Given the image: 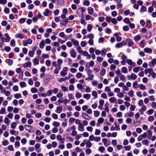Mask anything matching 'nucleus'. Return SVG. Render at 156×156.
<instances>
[{
  "label": "nucleus",
  "instance_id": "1",
  "mask_svg": "<svg viewBox=\"0 0 156 156\" xmlns=\"http://www.w3.org/2000/svg\"><path fill=\"white\" fill-rule=\"evenodd\" d=\"M51 76L50 75H47L45 76L44 79V84L45 85L48 84L51 79Z\"/></svg>",
  "mask_w": 156,
  "mask_h": 156
},
{
  "label": "nucleus",
  "instance_id": "2",
  "mask_svg": "<svg viewBox=\"0 0 156 156\" xmlns=\"http://www.w3.org/2000/svg\"><path fill=\"white\" fill-rule=\"evenodd\" d=\"M86 10V9L84 7H82L79 8L77 11V13L79 16L80 15H83V12Z\"/></svg>",
  "mask_w": 156,
  "mask_h": 156
},
{
  "label": "nucleus",
  "instance_id": "3",
  "mask_svg": "<svg viewBox=\"0 0 156 156\" xmlns=\"http://www.w3.org/2000/svg\"><path fill=\"white\" fill-rule=\"evenodd\" d=\"M67 67H65L62 69V70L60 73V74L62 76H64L67 74Z\"/></svg>",
  "mask_w": 156,
  "mask_h": 156
},
{
  "label": "nucleus",
  "instance_id": "4",
  "mask_svg": "<svg viewBox=\"0 0 156 156\" xmlns=\"http://www.w3.org/2000/svg\"><path fill=\"white\" fill-rule=\"evenodd\" d=\"M82 117L83 119L86 120H89L91 119L90 116L87 114L85 113H82Z\"/></svg>",
  "mask_w": 156,
  "mask_h": 156
},
{
  "label": "nucleus",
  "instance_id": "5",
  "mask_svg": "<svg viewBox=\"0 0 156 156\" xmlns=\"http://www.w3.org/2000/svg\"><path fill=\"white\" fill-rule=\"evenodd\" d=\"M126 62L128 65L133 67L135 66H136V63L134 62H133L131 59H128L126 60Z\"/></svg>",
  "mask_w": 156,
  "mask_h": 156
},
{
  "label": "nucleus",
  "instance_id": "6",
  "mask_svg": "<svg viewBox=\"0 0 156 156\" xmlns=\"http://www.w3.org/2000/svg\"><path fill=\"white\" fill-rule=\"evenodd\" d=\"M126 43H127V45L129 47L133 46L134 44L132 40L129 38H127L126 40Z\"/></svg>",
  "mask_w": 156,
  "mask_h": 156
},
{
  "label": "nucleus",
  "instance_id": "7",
  "mask_svg": "<svg viewBox=\"0 0 156 156\" xmlns=\"http://www.w3.org/2000/svg\"><path fill=\"white\" fill-rule=\"evenodd\" d=\"M104 120V119L103 118H99L98 120V122L97 123L96 126L97 127L99 126L103 122Z\"/></svg>",
  "mask_w": 156,
  "mask_h": 156
},
{
  "label": "nucleus",
  "instance_id": "8",
  "mask_svg": "<svg viewBox=\"0 0 156 156\" xmlns=\"http://www.w3.org/2000/svg\"><path fill=\"white\" fill-rule=\"evenodd\" d=\"M126 45V43L124 41H122V42L120 43H117L116 46L115 47L118 48H120L122 47L123 46H125Z\"/></svg>",
  "mask_w": 156,
  "mask_h": 156
},
{
  "label": "nucleus",
  "instance_id": "9",
  "mask_svg": "<svg viewBox=\"0 0 156 156\" xmlns=\"http://www.w3.org/2000/svg\"><path fill=\"white\" fill-rule=\"evenodd\" d=\"M71 56L73 58H75L76 57V53L75 51L73 49H72L70 52Z\"/></svg>",
  "mask_w": 156,
  "mask_h": 156
},
{
  "label": "nucleus",
  "instance_id": "10",
  "mask_svg": "<svg viewBox=\"0 0 156 156\" xmlns=\"http://www.w3.org/2000/svg\"><path fill=\"white\" fill-rule=\"evenodd\" d=\"M52 13L51 11L48 9H46L45 11L44 12L43 14L45 16H48L49 14Z\"/></svg>",
  "mask_w": 156,
  "mask_h": 156
},
{
  "label": "nucleus",
  "instance_id": "11",
  "mask_svg": "<svg viewBox=\"0 0 156 156\" xmlns=\"http://www.w3.org/2000/svg\"><path fill=\"white\" fill-rule=\"evenodd\" d=\"M109 101L111 103H115L117 104V100L115 97H112L109 99Z\"/></svg>",
  "mask_w": 156,
  "mask_h": 156
},
{
  "label": "nucleus",
  "instance_id": "12",
  "mask_svg": "<svg viewBox=\"0 0 156 156\" xmlns=\"http://www.w3.org/2000/svg\"><path fill=\"white\" fill-rule=\"evenodd\" d=\"M62 107L61 106H58L57 107L55 112L57 113H60L62 112Z\"/></svg>",
  "mask_w": 156,
  "mask_h": 156
},
{
  "label": "nucleus",
  "instance_id": "13",
  "mask_svg": "<svg viewBox=\"0 0 156 156\" xmlns=\"http://www.w3.org/2000/svg\"><path fill=\"white\" fill-rule=\"evenodd\" d=\"M87 11L89 14L92 15L94 13V9L92 8L89 7L88 8Z\"/></svg>",
  "mask_w": 156,
  "mask_h": 156
},
{
  "label": "nucleus",
  "instance_id": "14",
  "mask_svg": "<svg viewBox=\"0 0 156 156\" xmlns=\"http://www.w3.org/2000/svg\"><path fill=\"white\" fill-rule=\"evenodd\" d=\"M68 19L67 18L66 19L64 20L60 21V23L62 26H65L66 23L68 22Z\"/></svg>",
  "mask_w": 156,
  "mask_h": 156
},
{
  "label": "nucleus",
  "instance_id": "15",
  "mask_svg": "<svg viewBox=\"0 0 156 156\" xmlns=\"http://www.w3.org/2000/svg\"><path fill=\"white\" fill-rule=\"evenodd\" d=\"M93 27V26L92 24H88L87 25V31L89 32H90Z\"/></svg>",
  "mask_w": 156,
  "mask_h": 156
},
{
  "label": "nucleus",
  "instance_id": "16",
  "mask_svg": "<svg viewBox=\"0 0 156 156\" xmlns=\"http://www.w3.org/2000/svg\"><path fill=\"white\" fill-rule=\"evenodd\" d=\"M78 129L79 131H83L84 130V126L82 123L78 125Z\"/></svg>",
  "mask_w": 156,
  "mask_h": 156
},
{
  "label": "nucleus",
  "instance_id": "17",
  "mask_svg": "<svg viewBox=\"0 0 156 156\" xmlns=\"http://www.w3.org/2000/svg\"><path fill=\"white\" fill-rule=\"evenodd\" d=\"M71 41L74 45L77 46H79V42L73 39H72Z\"/></svg>",
  "mask_w": 156,
  "mask_h": 156
},
{
  "label": "nucleus",
  "instance_id": "18",
  "mask_svg": "<svg viewBox=\"0 0 156 156\" xmlns=\"http://www.w3.org/2000/svg\"><path fill=\"white\" fill-rule=\"evenodd\" d=\"M156 64V59H154L149 63V65L150 66H153L154 65Z\"/></svg>",
  "mask_w": 156,
  "mask_h": 156
},
{
  "label": "nucleus",
  "instance_id": "19",
  "mask_svg": "<svg viewBox=\"0 0 156 156\" xmlns=\"http://www.w3.org/2000/svg\"><path fill=\"white\" fill-rule=\"evenodd\" d=\"M10 133L11 135H14L15 136L18 135L19 133L18 131H15L13 130H11Z\"/></svg>",
  "mask_w": 156,
  "mask_h": 156
},
{
  "label": "nucleus",
  "instance_id": "20",
  "mask_svg": "<svg viewBox=\"0 0 156 156\" xmlns=\"http://www.w3.org/2000/svg\"><path fill=\"white\" fill-rule=\"evenodd\" d=\"M31 63L30 62H26L23 64V67L24 68H26L31 66Z\"/></svg>",
  "mask_w": 156,
  "mask_h": 156
},
{
  "label": "nucleus",
  "instance_id": "21",
  "mask_svg": "<svg viewBox=\"0 0 156 156\" xmlns=\"http://www.w3.org/2000/svg\"><path fill=\"white\" fill-rule=\"evenodd\" d=\"M76 49L77 52L80 54H82V52H83L82 50V48L80 46H77Z\"/></svg>",
  "mask_w": 156,
  "mask_h": 156
},
{
  "label": "nucleus",
  "instance_id": "22",
  "mask_svg": "<svg viewBox=\"0 0 156 156\" xmlns=\"http://www.w3.org/2000/svg\"><path fill=\"white\" fill-rule=\"evenodd\" d=\"M107 50L105 48H103L101 51V53L102 56H105L106 54Z\"/></svg>",
  "mask_w": 156,
  "mask_h": 156
},
{
  "label": "nucleus",
  "instance_id": "23",
  "mask_svg": "<svg viewBox=\"0 0 156 156\" xmlns=\"http://www.w3.org/2000/svg\"><path fill=\"white\" fill-rule=\"evenodd\" d=\"M44 40H42L39 44V47L41 48H43L44 47Z\"/></svg>",
  "mask_w": 156,
  "mask_h": 156
},
{
  "label": "nucleus",
  "instance_id": "24",
  "mask_svg": "<svg viewBox=\"0 0 156 156\" xmlns=\"http://www.w3.org/2000/svg\"><path fill=\"white\" fill-rule=\"evenodd\" d=\"M102 141L104 144V145L105 146L107 147L109 145V144L108 143L107 139H103Z\"/></svg>",
  "mask_w": 156,
  "mask_h": 156
},
{
  "label": "nucleus",
  "instance_id": "25",
  "mask_svg": "<svg viewBox=\"0 0 156 156\" xmlns=\"http://www.w3.org/2000/svg\"><path fill=\"white\" fill-rule=\"evenodd\" d=\"M119 77L120 80L124 82H125L126 81V80L125 78V76L123 74H120V75L119 76Z\"/></svg>",
  "mask_w": 156,
  "mask_h": 156
},
{
  "label": "nucleus",
  "instance_id": "26",
  "mask_svg": "<svg viewBox=\"0 0 156 156\" xmlns=\"http://www.w3.org/2000/svg\"><path fill=\"white\" fill-rule=\"evenodd\" d=\"M15 37L16 38H20L23 39V35L22 34H17L15 35Z\"/></svg>",
  "mask_w": 156,
  "mask_h": 156
},
{
  "label": "nucleus",
  "instance_id": "27",
  "mask_svg": "<svg viewBox=\"0 0 156 156\" xmlns=\"http://www.w3.org/2000/svg\"><path fill=\"white\" fill-rule=\"evenodd\" d=\"M61 69V67L60 66L56 67L54 70V73L55 74H58Z\"/></svg>",
  "mask_w": 156,
  "mask_h": 156
},
{
  "label": "nucleus",
  "instance_id": "28",
  "mask_svg": "<svg viewBox=\"0 0 156 156\" xmlns=\"http://www.w3.org/2000/svg\"><path fill=\"white\" fill-rule=\"evenodd\" d=\"M141 39V37L139 35L136 36L134 38V40L135 41L137 42Z\"/></svg>",
  "mask_w": 156,
  "mask_h": 156
},
{
  "label": "nucleus",
  "instance_id": "29",
  "mask_svg": "<svg viewBox=\"0 0 156 156\" xmlns=\"http://www.w3.org/2000/svg\"><path fill=\"white\" fill-rule=\"evenodd\" d=\"M90 97L91 95L89 94H86L83 95V98L87 100H88Z\"/></svg>",
  "mask_w": 156,
  "mask_h": 156
},
{
  "label": "nucleus",
  "instance_id": "30",
  "mask_svg": "<svg viewBox=\"0 0 156 156\" xmlns=\"http://www.w3.org/2000/svg\"><path fill=\"white\" fill-rule=\"evenodd\" d=\"M92 95L94 97V99H96L98 98V94L96 91H93L92 92Z\"/></svg>",
  "mask_w": 156,
  "mask_h": 156
},
{
  "label": "nucleus",
  "instance_id": "31",
  "mask_svg": "<svg viewBox=\"0 0 156 156\" xmlns=\"http://www.w3.org/2000/svg\"><path fill=\"white\" fill-rule=\"evenodd\" d=\"M122 72L124 73H128L127 68L126 67H123L122 68Z\"/></svg>",
  "mask_w": 156,
  "mask_h": 156
},
{
  "label": "nucleus",
  "instance_id": "32",
  "mask_svg": "<svg viewBox=\"0 0 156 156\" xmlns=\"http://www.w3.org/2000/svg\"><path fill=\"white\" fill-rule=\"evenodd\" d=\"M5 35L6 37V39H5L6 42H9L10 41L11 38L9 37L8 34H5Z\"/></svg>",
  "mask_w": 156,
  "mask_h": 156
},
{
  "label": "nucleus",
  "instance_id": "33",
  "mask_svg": "<svg viewBox=\"0 0 156 156\" xmlns=\"http://www.w3.org/2000/svg\"><path fill=\"white\" fill-rule=\"evenodd\" d=\"M63 62L62 60L60 59H58L57 60V64L58 67H61V66Z\"/></svg>",
  "mask_w": 156,
  "mask_h": 156
},
{
  "label": "nucleus",
  "instance_id": "34",
  "mask_svg": "<svg viewBox=\"0 0 156 156\" xmlns=\"http://www.w3.org/2000/svg\"><path fill=\"white\" fill-rule=\"evenodd\" d=\"M57 139L60 141V143H64L65 141L64 138L62 137H57Z\"/></svg>",
  "mask_w": 156,
  "mask_h": 156
},
{
  "label": "nucleus",
  "instance_id": "35",
  "mask_svg": "<svg viewBox=\"0 0 156 156\" xmlns=\"http://www.w3.org/2000/svg\"><path fill=\"white\" fill-rule=\"evenodd\" d=\"M64 121L62 123V125L64 126H67V119H64Z\"/></svg>",
  "mask_w": 156,
  "mask_h": 156
},
{
  "label": "nucleus",
  "instance_id": "36",
  "mask_svg": "<svg viewBox=\"0 0 156 156\" xmlns=\"http://www.w3.org/2000/svg\"><path fill=\"white\" fill-rule=\"evenodd\" d=\"M5 62L7 63L9 66L12 65L13 63L12 60L11 59H6Z\"/></svg>",
  "mask_w": 156,
  "mask_h": 156
},
{
  "label": "nucleus",
  "instance_id": "37",
  "mask_svg": "<svg viewBox=\"0 0 156 156\" xmlns=\"http://www.w3.org/2000/svg\"><path fill=\"white\" fill-rule=\"evenodd\" d=\"M87 37L90 39H93L94 38V35L93 34L91 33L87 35Z\"/></svg>",
  "mask_w": 156,
  "mask_h": 156
},
{
  "label": "nucleus",
  "instance_id": "38",
  "mask_svg": "<svg viewBox=\"0 0 156 156\" xmlns=\"http://www.w3.org/2000/svg\"><path fill=\"white\" fill-rule=\"evenodd\" d=\"M33 62L34 65H38L39 63V60L35 58L33 61Z\"/></svg>",
  "mask_w": 156,
  "mask_h": 156
},
{
  "label": "nucleus",
  "instance_id": "39",
  "mask_svg": "<svg viewBox=\"0 0 156 156\" xmlns=\"http://www.w3.org/2000/svg\"><path fill=\"white\" fill-rule=\"evenodd\" d=\"M128 95L131 97H133L134 95V91L131 90L128 92Z\"/></svg>",
  "mask_w": 156,
  "mask_h": 156
},
{
  "label": "nucleus",
  "instance_id": "40",
  "mask_svg": "<svg viewBox=\"0 0 156 156\" xmlns=\"http://www.w3.org/2000/svg\"><path fill=\"white\" fill-rule=\"evenodd\" d=\"M139 87L140 89L142 90H144L146 89V87L143 84H139Z\"/></svg>",
  "mask_w": 156,
  "mask_h": 156
},
{
  "label": "nucleus",
  "instance_id": "41",
  "mask_svg": "<svg viewBox=\"0 0 156 156\" xmlns=\"http://www.w3.org/2000/svg\"><path fill=\"white\" fill-rule=\"evenodd\" d=\"M14 97L16 99H19L21 97V95L20 94H16L14 95Z\"/></svg>",
  "mask_w": 156,
  "mask_h": 156
},
{
  "label": "nucleus",
  "instance_id": "42",
  "mask_svg": "<svg viewBox=\"0 0 156 156\" xmlns=\"http://www.w3.org/2000/svg\"><path fill=\"white\" fill-rule=\"evenodd\" d=\"M51 62L49 60H47L45 62V65L48 67H49L51 65Z\"/></svg>",
  "mask_w": 156,
  "mask_h": 156
},
{
  "label": "nucleus",
  "instance_id": "43",
  "mask_svg": "<svg viewBox=\"0 0 156 156\" xmlns=\"http://www.w3.org/2000/svg\"><path fill=\"white\" fill-rule=\"evenodd\" d=\"M133 87L135 89H136L138 87H139V86H138V83L136 81H135L133 83Z\"/></svg>",
  "mask_w": 156,
  "mask_h": 156
},
{
  "label": "nucleus",
  "instance_id": "44",
  "mask_svg": "<svg viewBox=\"0 0 156 156\" xmlns=\"http://www.w3.org/2000/svg\"><path fill=\"white\" fill-rule=\"evenodd\" d=\"M85 71L87 72L88 76L92 74V70L90 69H88L87 68H86L85 69Z\"/></svg>",
  "mask_w": 156,
  "mask_h": 156
},
{
  "label": "nucleus",
  "instance_id": "45",
  "mask_svg": "<svg viewBox=\"0 0 156 156\" xmlns=\"http://www.w3.org/2000/svg\"><path fill=\"white\" fill-rule=\"evenodd\" d=\"M53 125L56 127H58L60 126V123L58 122L55 121L53 123Z\"/></svg>",
  "mask_w": 156,
  "mask_h": 156
},
{
  "label": "nucleus",
  "instance_id": "46",
  "mask_svg": "<svg viewBox=\"0 0 156 156\" xmlns=\"http://www.w3.org/2000/svg\"><path fill=\"white\" fill-rule=\"evenodd\" d=\"M123 22L129 24L131 22L128 18H126L123 20Z\"/></svg>",
  "mask_w": 156,
  "mask_h": 156
},
{
  "label": "nucleus",
  "instance_id": "47",
  "mask_svg": "<svg viewBox=\"0 0 156 156\" xmlns=\"http://www.w3.org/2000/svg\"><path fill=\"white\" fill-rule=\"evenodd\" d=\"M4 122L5 124H6L8 125H9L10 123V121L9 119L7 118H6L4 120Z\"/></svg>",
  "mask_w": 156,
  "mask_h": 156
},
{
  "label": "nucleus",
  "instance_id": "48",
  "mask_svg": "<svg viewBox=\"0 0 156 156\" xmlns=\"http://www.w3.org/2000/svg\"><path fill=\"white\" fill-rule=\"evenodd\" d=\"M94 115L95 117H97L100 115V112L97 111H94Z\"/></svg>",
  "mask_w": 156,
  "mask_h": 156
},
{
  "label": "nucleus",
  "instance_id": "49",
  "mask_svg": "<svg viewBox=\"0 0 156 156\" xmlns=\"http://www.w3.org/2000/svg\"><path fill=\"white\" fill-rule=\"evenodd\" d=\"M17 124L16 122H12L11 125V127L12 129H15L16 126Z\"/></svg>",
  "mask_w": 156,
  "mask_h": 156
},
{
  "label": "nucleus",
  "instance_id": "50",
  "mask_svg": "<svg viewBox=\"0 0 156 156\" xmlns=\"http://www.w3.org/2000/svg\"><path fill=\"white\" fill-rule=\"evenodd\" d=\"M100 69V68L98 66H95L94 70L96 72H97Z\"/></svg>",
  "mask_w": 156,
  "mask_h": 156
},
{
  "label": "nucleus",
  "instance_id": "51",
  "mask_svg": "<svg viewBox=\"0 0 156 156\" xmlns=\"http://www.w3.org/2000/svg\"><path fill=\"white\" fill-rule=\"evenodd\" d=\"M51 44L52 46L53 47H58L59 45V43L57 42H53L51 43Z\"/></svg>",
  "mask_w": 156,
  "mask_h": 156
},
{
  "label": "nucleus",
  "instance_id": "52",
  "mask_svg": "<svg viewBox=\"0 0 156 156\" xmlns=\"http://www.w3.org/2000/svg\"><path fill=\"white\" fill-rule=\"evenodd\" d=\"M62 90L63 91H67L68 90V88L64 86H62L61 87Z\"/></svg>",
  "mask_w": 156,
  "mask_h": 156
},
{
  "label": "nucleus",
  "instance_id": "53",
  "mask_svg": "<svg viewBox=\"0 0 156 156\" xmlns=\"http://www.w3.org/2000/svg\"><path fill=\"white\" fill-rule=\"evenodd\" d=\"M119 109L121 111H124L126 109V107L123 105H122L120 106Z\"/></svg>",
  "mask_w": 156,
  "mask_h": 156
},
{
  "label": "nucleus",
  "instance_id": "54",
  "mask_svg": "<svg viewBox=\"0 0 156 156\" xmlns=\"http://www.w3.org/2000/svg\"><path fill=\"white\" fill-rule=\"evenodd\" d=\"M64 2L63 0H58L57 2V3L59 5H63Z\"/></svg>",
  "mask_w": 156,
  "mask_h": 156
},
{
  "label": "nucleus",
  "instance_id": "55",
  "mask_svg": "<svg viewBox=\"0 0 156 156\" xmlns=\"http://www.w3.org/2000/svg\"><path fill=\"white\" fill-rule=\"evenodd\" d=\"M38 90L35 87H33L31 88V91L32 93H35L37 92Z\"/></svg>",
  "mask_w": 156,
  "mask_h": 156
},
{
  "label": "nucleus",
  "instance_id": "56",
  "mask_svg": "<svg viewBox=\"0 0 156 156\" xmlns=\"http://www.w3.org/2000/svg\"><path fill=\"white\" fill-rule=\"evenodd\" d=\"M69 70L70 72L72 73H75L77 71L76 69L74 68H70Z\"/></svg>",
  "mask_w": 156,
  "mask_h": 156
},
{
  "label": "nucleus",
  "instance_id": "57",
  "mask_svg": "<svg viewBox=\"0 0 156 156\" xmlns=\"http://www.w3.org/2000/svg\"><path fill=\"white\" fill-rule=\"evenodd\" d=\"M75 119L73 117H71L69 119V122L71 124H73L75 121Z\"/></svg>",
  "mask_w": 156,
  "mask_h": 156
},
{
  "label": "nucleus",
  "instance_id": "58",
  "mask_svg": "<svg viewBox=\"0 0 156 156\" xmlns=\"http://www.w3.org/2000/svg\"><path fill=\"white\" fill-rule=\"evenodd\" d=\"M121 58L122 60H123L126 61L127 58V57L126 56V55L124 54H123L121 56Z\"/></svg>",
  "mask_w": 156,
  "mask_h": 156
},
{
  "label": "nucleus",
  "instance_id": "59",
  "mask_svg": "<svg viewBox=\"0 0 156 156\" xmlns=\"http://www.w3.org/2000/svg\"><path fill=\"white\" fill-rule=\"evenodd\" d=\"M15 44V41L13 40L12 39L11 40L10 42V45L12 46H14Z\"/></svg>",
  "mask_w": 156,
  "mask_h": 156
},
{
  "label": "nucleus",
  "instance_id": "60",
  "mask_svg": "<svg viewBox=\"0 0 156 156\" xmlns=\"http://www.w3.org/2000/svg\"><path fill=\"white\" fill-rule=\"evenodd\" d=\"M85 144L88 147H90L91 146V144L90 141L87 140V142H86Z\"/></svg>",
  "mask_w": 156,
  "mask_h": 156
},
{
  "label": "nucleus",
  "instance_id": "61",
  "mask_svg": "<svg viewBox=\"0 0 156 156\" xmlns=\"http://www.w3.org/2000/svg\"><path fill=\"white\" fill-rule=\"evenodd\" d=\"M124 96V94L122 92H119L117 94V96L119 98H122Z\"/></svg>",
  "mask_w": 156,
  "mask_h": 156
},
{
  "label": "nucleus",
  "instance_id": "62",
  "mask_svg": "<svg viewBox=\"0 0 156 156\" xmlns=\"http://www.w3.org/2000/svg\"><path fill=\"white\" fill-rule=\"evenodd\" d=\"M123 29L124 31H128L129 30V28L127 26H125L123 27Z\"/></svg>",
  "mask_w": 156,
  "mask_h": 156
},
{
  "label": "nucleus",
  "instance_id": "63",
  "mask_svg": "<svg viewBox=\"0 0 156 156\" xmlns=\"http://www.w3.org/2000/svg\"><path fill=\"white\" fill-rule=\"evenodd\" d=\"M106 70L105 69H102L101 71V75L102 76H104L106 73Z\"/></svg>",
  "mask_w": 156,
  "mask_h": 156
},
{
  "label": "nucleus",
  "instance_id": "64",
  "mask_svg": "<svg viewBox=\"0 0 156 156\" xmlns=\"http://www.w3.org/2000/svg\"><path fill=\"white\" fill-rule=\"evenodd\" d=\"M105 150V147L103 146L100 147L98 149V150L101 153L103 152Z\"/></svg>",
  "mask_w": 156,
  "mask_h": 156
}]
</instances>
